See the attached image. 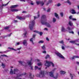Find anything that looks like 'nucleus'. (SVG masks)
I'll use <instances>...</instances> for the list:
<instances>
[{"label": "nucleus", "instance_id": "1", "mask_svg": "<svg viewBox=\"0 0 79 79\" xmlns=\"http://www.w3.org/2000/svg\"><path fill=\"white\" fill-rule=\"evenodd\" d=\"M35 24V21L34 20H33V21L31 22L29 25V27L31 31H32V30L33 27H34V26Z\"/></svg>", "mask_w": 79, "mask_h": 79}, {"label": "nucleus", "instance_id": "2", "mask_svg": "<svg viewBox=\"0 0 79 79\" xmlns=\"http://www.w3.org/2000/svg\"><path fill=\"white\" fill-rule=\"evenodd\" d=\"M36 76L41 78L44 77H45L44 71H41V72L40 73V74H37Z\"/></svg>", "mask_w": 79, "mask_h": 79}, {"label": "nucleus", "instance_id": "3", "mask_svg": "<svg viewBox=\"0 0 79 79\" xmlns=\"http://www.w3.org/2000/svg\"><path fill=\"white\" fill-rule=\"evenodd\" d=\"M48 73L49 74L50 76V77H53L54 79H56L58 78V75H57L56 76L54 77L53 73L52 72H47V73L48 74Z\"/></svg>", "mask_w": 79, "mask_h": 79}, {"label": "nucleus", "instance_id": "4", "mask_svg": "<svg viewBox=\"0 0 79 79\" xmlns=\"http://www.w3.org/2000/svg\"><path fill=\"white\" fill-rule=\"evenodd\" d=\"M13 69H10V74H16V72H18V71H19V70H18V69H15L13 70Z\"/></svg>", "mask_w": 79, "mask_h": 79}, {"label": "nucleus", "instance_id": "5", "mask_svg": "<svg viewBox=\"0 0 79 79\" xmlns=\"http://www.w3.org/2000/svg\"><path fill=\"white\" fill-rule=\"evenodd\" d=\"M45 18H46V16L45 15H42L41 19V23H42V22H43V23H44V22L47 21V20L45 21Z\"/></svg>", "mask_w": 79, "mask_h": 79}, {"label": "nucleus", "instance_id": "6", "mask_svg": "<svg viewBox=\"0 0 79 79\" xmlns=\"http://www.w3.org/2000/svg\"><path fill=\"white\" fill-rule=\"evenodd\" d=\"M41 24L42 25H46V26L48 27H51V26L49 23H48L47 22H41Z\"/></svg>", "mask_w": 79, "mask_h": 79}, {"label": "nucleus", "instance_id": "7", "mask_svg": "<svg viewBox=\"0 0 79 79\" xmlns=\"http://www.w3.org/2000/svg\"><path fill=\"white\" fill-rule=\"evenodd\" d=\"M56 54L60 58H61L63 59H64V57L59 52L56 53Z\"/></svg>", "mask_w": 79, "mask_h": 79}, {"label": "nucleus", "instance_id": "8", "mask_svg": "<svg viewBox=\"0 0 79 79\" xmlns=\"http://www.w3.org/2000/svg\"><path fill=\"white\" fill-rule=\"evenodd\" d=\"M50 63H51L50 62L47 61L46 63L44 65L46 66H47V67H49V66H50Z\"/></svg>", "mask_w": 79, "mask_h": 79}, {"label": "nucleus", "instance_id": "9", "mask_svg": "<svg viewBox=\"0 0 79 79\" xmlns=\"http://www.w3.org/2000/svg\"><path fill=\"white\" fill-rule=\"evenodd\" d=\"M36 3H37V5H39L40 4L41 5V6H43L44 5V3L43 2V1H37L36 2Z\"/></svg>", "mask_w": 79, "mask_h": 79}, {"label": "nucleus", "instance_id": "10", "mask_svg": "<svg viewBox=\"0 0 79 79\" xmlns=\"http://www.w3.org/2000/svg\"><path fill=\"white\" fill-rule=\"evenodd\" d=\"M26 73H23L21 74H19V73H18V74H17L16 78H18L19 77H20V76H21L26 75Z\"/></svg>", "mask_w": 79, "mask_h": 79}, {"label": "nucleus", "instance_id": "11", "mask_svg": "<svg viewBox=\"0 0 79 79\" xmlns=\"http://www.w3.org/2000/svg\"><path fill=\"white\" fill-rule=\"evenodd\" d=\"M33 32H35V33H37V34H40V36H42V34H43V33H42V32H40L37 31H34Z\"/></svg>", "mask_w": 79, "mask_h": 79}, {"label": "nucleus", "instance_id": "12", "mask_svg": "<svg viewBox=\"0 0 79 79\" xmlns=\"http://www.w3.org/2000/svg\"><path fill=\"white\" fill-rule=\"evenodd\" d=\"M19 63H20L22 64V65H23V66H26V65H27V64L26 63L23 62H22L21 61H19Z\"/></svg>", "mask_w": 79, "mask_h": 79}, {"label": "nucleus", "instance_id": "13", "mask_svg": "<svg viewBox=\"0 0 79 79\" xmlns=\"http://www.w3.org/2000/svg\"><path fill=\"white\" fill-rule=\"evenodd\" d=\"M18 6V5H12L10 7V8H17Z\"/></svg>", "mask_w": 79, "mask_h": 79}, {"label": "nucleus", "instance_id": "14", "mask_svg": "<svg viewBox=\"0 0 79 79\" xmlns=\"http://www.w3.org/2000/svg\"><path fill=\"white\" fill-rule=\"evenodd\" d=\"M37 14H38V15H37L38 17H36L35 16H34V19H36V18H39V17H40V14L39 11H38Z\"/></svg>", "mask_w": 79, "mask_h": 79}, {"label": "nucleus", "instance_id": "15", "mask_svg": "<svg viewBox=\"0 0 79 79\" xmlns=\"http://www.w3.org/2000/svg\"><path fill=\"white\" fill-rule=\"evenodd\" d=\"M61 31L62 32H64L66 31V30L65 28H64V27H62L61 29Z\"/></svg>", "mask_w": 79, "mask_h": 79}, {"label": "nucleus", "instance_id": "16", "mask_svg": "<svg viewBox=\"0 0 79 79\" xmlns=\"http://www.w3.org/2000/svg\"><path fill=\"white\" fill-rule=\"evenodd\" d=\"M10 11H12V12H15V11H18L19 10L17 9H11L10 10Z\"/></svg>", "mask_w": 79, "mask_h": 79}, {"label": "nucleus", "instance_id": "17", "mask_svg": "<svg viewBox=\"0 0 79 79\" xmlns=\"http://www.w3.org/2000/svg\"><path fill=\"white\" fill-rule=\"evenodd\" d=\"M71 11V13L73 15H74V14H76V12H75V10L73 9H72Z\"/></svg>", "mask_w": 79, "mask_h": 79}, {"label": "nucleus", "instance_id": "18", "mask_svg": "<svg viewBox=\"0 0 79 79\" xmlns=\"http://www.w3.org/2000/svg\"><path fill=\"white\" fill-rule=\"evenodd\" d=\"M31 61H32V58L31 59V61H29L27 62L28 65L29 66H31V65H32V64L31 63Z\"/></svg>", "mask_w": 79, "mask_h": 79}, {"label": "nucleus", "instance_id": "19", "mask_svg": "<svg viewBox=\"0 0 79 79\" xmlns=\"http://www.w3.org/2000/svg\"><path fill=\"white\" fill-rule=\"evenodd\" d=\"M23 44L24 45H25L26 44L27 45V41L26 40H24L23 42Z\"/></svg>", "mask_w": 79, "mask_h": 79}, {"label": "nucleus", "instance_id": "20", "mask_svg": "<svg viewBox=\"0 0 79 79\" xmlns=\"http://www.w3.org/2000/svg\"><path fill=\"white\" fill-rule=\"evenodd\" d=\"M79 56H73V57H72L73 60L75 58H79Z\"/></svg>", "mask_w": 79, "mask_h": 79}, {"label": "nucleus", "instance_id": "21", "mask_svg": "<svg viewBox=\"0 0 79 79\" xmlns=\"http://www.w3.org/2000/svg\"><path fill=\"white\" fill-rule=\"evenodd\" d=\"M69 24L70 26H73V23H72L71 21L69 22Z\"/></svg>", "mask_w": 79, "mask_h": 79}, {"label": "nucleus", "instance_id": "22", "mask_svg": "<svg viewBox=\"0 0 79 79\" xmlns=\"http://www.w3.org/2000/svg\"><path fill=\"white\" fill-rule=\"evenodd\" d=\"M16 18H17V19H19L20 20H21V19H23V18H22V17H19V16H17Z\"/></svg>", "mask_w": 79, "mask_h": 79}, {"label": "nucleus", "instance_id": "23", "mask_svg": "<svg viewBox=\"0 0 79 79\" xmlns=\"http://www.w3.org/2000/svg\"><path fill=\"white\" fill-rule=\"evenodd\" d=\"M8 48V49H10V50H14L15 51H17V50L12 48L9 47Z\"/></svg>", "mask_w": 79, "mask_h": 79}, {"label": "nucleus", "instance_id": "24", "mask_svg": "<svg viewBox=\"0 0 79 79\" xmlns=\"http://www.w3.org/2000/svg\"><path fill=\"white\" fill-rule=\"evenodd\" d=\"M52 0H49L48 2L46 4V5H48L49 3H52Z\"/></svg>", "mask_w": 79, "mask_h": 79}, {"label": "nucleus", "instance_id": "25", "mask_svg": "<svg viewBox=\"0 0 79 79\" xmlns=\"http://www.w3.org/2000/svg\"><path fill=\"white\" fill-rule=\"evenodd\" d=\"M55 16H56V17L57 18V19H59V16H58V15L56 13H55Z\"/></svg>", "mask_w": 79, "mask_h": 79}, {"label": "nucleus", "instance_id": "26", "mask_svg": "<svg viewBox=\"0 0 79 79\" xmlns=\"http://www.w3.org/2000/svg\"><path fill=\"white\" fill-rule=\"evenodd\" d=\"M60 73L61 74H65V73H66V72L64 71H60Z\"/></svg>", "mask_w": 79, "mask_h": 79}, {"label": "nucleus", "instance_id": "27", "mask_svg": "<svg viewBox=\"0 0 79 79\" xmlns=\"http://www.w3.org/2000/svg\"><path fill=\"white\" fill-rule=\"evenodd\" d=\"M42 48L43 50H45L46 49V48H45V45H43V46H42Z\"/></svg>", "mask_w": 79, "mask_h": 79}, {"label": "nucleus", "instance_id": "28", "mask_svg": "<svg viewBox=\"0 0 79 79\" xmlns=\"http://www.w3.org/2000/svg\"><path fill=\"white\" fill-rule=\"evenodd\" d=\"M59 42L60 43V44H63L64 46H65V45L64 44V42H63V40L60 41Z\"/></svg>", "mask_w": 79, "mask_h": 79}, {"label": "nucleus", "instance_id": "29", "mask_svg": "<svg viewBox=\"0 0 79 79\" xmlns=\"http://www.w3.org/2000/svg\"><path fill=\"white\" fill-rule=\"evenodd\" d=\"M10 2V1L9 2H8L7 4H4V5H3V6H0V9L1 8V7H2V6H6V5H8V3H9V2Z\"/></svg>", "mask_w": 79, "mask_h": 79}, {"label": "nucleus", "instance_id": "30", "mask_svg": "<svg viewBox=\"0 0 79 79\" xmlns=\"http://www.w3.org/2000/svg\"><path fill=\"white\" fill-rule=\"evenodd\" d=\"M9 28H10V27H4V29L8 30V29H9Z\"/></svg>", "mask_w": 79, "mask_h": 79}, {"label": "nucleus", "instance_id": "31", "mask_svg": "<svg viewBox=\"0 0 79 79\" xmlns=\"http://www.w3.org/2000/svg\"><path fill=\"white\" fill-rule=\"evenodd\" d=\"M1 56H3V57L5 56L7 58H8V56H7V55H1Z\"/></svg>", "mask_w": 79, "mask_h": 79}, {"label": "nucleus", "instance_id": "32", "mask_svg": "<svg viewBox=\"0 0 79 79\" xmlns=\"http://www.w3.org/2000/svg\"><path fill=\"white\" fill-rule=\"evenodd\" d=\"M29 76L30 79H33V77H32V74L31 73H30Z\"/></svg>", "mask_w": 79, "mask_h": 79}, {"label": "nucleus", "instance_id": "33", "mask_svg": "<svg viewBox=\"0 0 79 79\" xmlns=\"http://www.w3.org/2000/svg\"><path fill=\"white\" fill-rule=\"evenodd\" d=\"M2 66L3 68H5V64H3V63H2Z\"/></svg>", "mask_w": 79, "mask_h": 79}, {"label": "nucleus", "instance_id": "34", "mask_svg": "<svg viewBox=\"0 0 79 79\" xmlns=\"http://www.w3.org/2000/svg\"><path fill=\"white\" fill-rule=\"evenodd\" d=\"M39 44H43L44 43V41L40 40L38 42Z\"/></svg>", "mask_w": 79, "mask_h": 79}, {"label": "nucleus", "instance_id": "35", "mask_svg": "<svg viewBox=\"0 0 79 79\" xmlns=\"http://www.w3.org/2000/svg\"><path fill=\"white\" fill-rule=\"evenodd\" d=\"M70 43H72V44H74L76 41H71L69 42Z\"/></svg>", "mask_w": 79, "mask_h": 79}, {"label": "nucleus", "instance_id": "36", "mask_svg": "<svg viewBox=\"0 0 79 79\" xmlns=\"http://www.w3.org/2000/svg\"><path fill=\"white\" fill-rule=\"evenodd\" d=\"M67 3H69V5H71V2H70L69 0H67Z\"/></svg>", "mask_w": 79, "mask_h": 79}, {"label": "nucleus", "instance_id": "37", "mask_svg": "<svg viewBox=\"0 0 79 79\" xmlns=\"http://www.w3.org/2000/svg\"><path fill=\"white\" fill-rule=\"evenodd\" d=\"M50 57V56L49 55H47V56L45 57V59H47L48 58H49Z\"/></svg>", "mask_w": 79, "mask_h": 79}, {"label": "nucleus", "instance_id": "38", "mask_svg": "<svg viewBox=\"0 0 79 79\" xmlns=\"http://www.w3.org/2000/svg\"><path fill=\"white\" fill-rule=\"evenodd\" d=\"M30 42H32L33 44H34V43L33 42V38H31L30 40Z\"/></svg>", "mask_w": 79, "mask_h": 79}, {"label": "nucleus", "instance_id": "39", "mask_svg": "<svg viewBox=\"0 0 79 79\" xmlns=\"http://www.w3.org/2000/svg\"><path fill=\"white\" fill-rule=\"evenodd\" d=\"M23 34L24 35H25L24 37H26V34H27V31H26L25 33Z\"/></svg>", "mask_w": 79, "mask_h": 79}, {"label": "nucleus", "instance_id": "40", "mask_svg": "<svg viewBox=\"0 0 79 79\" xmlns=\"http://www.w3.org/2000/svg\"><path fill=\"white\" fill-rule=\"evenodd\" d=\"M67 29L68 30H69V31H71V29L70 27H67Z\"/></svg>", "mask_w": 79, "mask_h": 79}, {"label": "nucleus", "instance_id": "41", "mask_svg": "<svg viewBox=\"0 0 79 79\" xmlns=\"http://www.w3.org/2000/svg\"><path fill=\"white\" fill-rule=\"evenodd\" d=\"M70 76L71 77V79H73V76L71 73H70Z\"/></svg>", "mask_w": 79, "mask_h": 79}, {"label": "nucleus", "instance_id": "42", "mask_svg": "<svg viewBox=\"0 0 79 79\" xmlns=\"http://www.w3.org/2000/svg\"><path fill=\"white\" fill-rule=\"evenodd\" d=\"M50 10H51V9H50V8H49L47 10V12H50Z\"/></svg>", "mask_w": 79, "mask_h": 79}, {"label": "nucleus", "instance_id": "43", "mask_svg": "<svg viewBox=\"0 0 79 79\" xmlns=\"http://www.w3.org/2000/svg\"><path fill=\"white\" fill-rule=\"evenodd\" d=\"M38 66H42V63L40 62L38 64Z\"/></svg>", "mask_w": 79, "mask_h": 79}, {"label": "nucleus", "instance_id": "44", "mask_svg": "<svg viewBox=\"0 0 79 79\" xmlns=\"http://www.w3.org/2000/svg\"><path fill=\"white\" fill-rule=\"evenodd\" d=\"M50 63H50V64H52V67H54V64L52 62H50Z\"/></svg>", "mask_w": 79, "mask_h": 79}, {"label": "nucleus", "instance_id": "45", "mask_svg": "<svg viewBox=\"0 0 79 79\" xmlns=\"http://www.w3.org/2000/svg\"><path fill=\"white\" fill-rule=\"evenodd\" d=\"M60 15L62 17H63V12H61L60 13Z\"/></svg>", "mask_w": 79, "mask_h": 79}, {"label": "nucleus", "instance_id": "46", "mask_svg": "<svg viewBox=\"0 0 79 79\" xmlns=\"http://www.w3.org/2000/svg\"><path fill=\"white\" fill-rule=\"evenodd\" d=\"M56 22V19H55V18H53V22H54V23H55V22Z\"/></svg>", "mask_w": 79, "mask_h": 79}, {"label": "nucleus", "instance_id": "47", "mask_svg": "<svg viewBox=\"0 0 79 79\" xmlns=\"http://www.w3.org/2000/svg\"><path fill=\"white\" fill-rule=\"evenodd\" d=\"M12 33H11L10 34H9L7 35V36H8V37H10V36H11V34H12Z\"/></svg>", "mask_w": 79, "mask_h": 79}, {"label": "nucleus", "instance_id": "48", "mask_svg": "<svg viewBox=\"0 0 79 79\" xmlns=\"http://www.w3.org/2000/svg\"><path fill=\"white\" fill-rule=\"evenodd\" d=\"M69 33H71L72 34H74V32L73 31H69Z\"/></svg>", "mask_w": 79, "mask_h": 79}, {"label": "nucleus", "instance_id": "49", "mask_svg": "<svg viewBox=\"0 0 79 79\" xmlns=\"http://www.w3.org/2000/svg\"><path fill=\"white\" fill-rule=\"evenodd\" d=\"M37 69H38V67L37 66H35V69L36 70Z\"/></svg>", "mask_w": 79, "mask_h": 79}, {"label": "nucleus", "instance_id": "50", "mask_svg": "<svg viewBox=\"0 0 79 79\" xmlns=\"http://www.w3.org/2000/svg\"><path fill=\"white\" fill-rule=\"evenodd\" d=\"M61 5V4H60V3H59L58 4H57V6H60Z\"/></svg>", "mask_w": 79, "mask_h": 79}, {"label": "nucleus", "instance_id": "51", "mask_svg": "<svg viewBox=\"0 0 79 79\" xmlns=\"http://www.w3.org/2000/svg\"><path fill=\"white\" fill-rule=\"evenodd\" d=\"M46 39L47 41H49V39L48 37H47Z\"/></svg>", "mask_w": 79, "mask_h": 79}, {"label": "nucleus", "instance_id": "52", "mask_svg": "<svg viewBox=\"0 0 79 79\" xmlns=\"http://www.w3.org/2000/svg\"><path fill=\"white\" fill-rule=\"evenodd\" d=\"M69 19H72V16H70L69 17Z\"/></svg>", "mask_w": 79, "mask_h": 79}, {"label": "nucleus", "instance_id": "53", "mask_svg": "<svg viewBox=\"0 0 79 79\" xmlns=\"http://www.w3.org/2000/svg\"><path fill=\"white\" fill-rule=\"evenodd\" d=\"M62 48L63 50H64V47L63 46H62Z\"/></svg>", "mask_w": 79, "mask_h": 79}, {"label": "nucleus", "instance_id": "54", "mask_svg": "<svg viewBox=\"0 0 79 79\" xmlns=\"http://www.w3.org/2000/svg\"><path fill=\"white\" fill-rule=\"evenodd\" d=\"M19 45V42L17 43L16 45Z\"/></svg>", "mask_w": 79, "mask_h": 79}, {"label": "nucleus", "instance_id": "55", "mask_svg": "<svg viewBox=\"0 0 79 79\" xmlns=\"http://www.w3.org/2000/svg\"><path fill=\"white\" fill-rule=\"evenodd\" d=\"M72 20L73 21H76L77 19H72Z\"/></svg>", "mask_w": 79, "mask_h": 79}, {"label": "nucleus", "instance_id": "56", "mask_svg": "<svg viewBox=\"0 0 79 79\" xmlns=\"http://www.w3.org/2000/svg\"><path fill=\"white\" fill-rule=\"evenodd\" d=\"M35 35H33V38H34V39H35Z\"/></svg>", "mask_w": 79, "mask_h": 79}, {"label": "nucleus", "instance_id": "57", "mask_svg": "<svg viewBox=\"0 0 79 79\" xmlns=\"http://www.w3.org/2000/svg\"><path fill=\"white\" fill-rule=\"evenodd\" d=\"M43 53H46V51H44L43 52Z\"/></svg>", "mask_w": 79, "mask_h": 79}, {"label": "nucleus", "instance_id": "58", "mask_svg": "<svg viewBox=\"0 0 79 79\" xmlns=\"http://www.w3.org/2000/svg\"><path fill=\"white\" fill-rule=\"evenodd\" d=\"M31 70H33V67H32V66H31Z\"/></svg>", "mask_w": 79, "mask_h": 79}, {"label": "nucleus", "instance_id": "59", "mask_svg": "<svg viewBox=\"0 0 79 79\" xmlns=\"http://www.w3.org/2000/svg\"><path fill=\"white\" fill-rule=\"evenodd\" d=\"M21 48H18L17 49V50H21Z\"/></svg>", "mask_w": 79, "mask_h": 79}, {"label": "nucleus", "instance_id": "60", "mask_svg": "<svg viewBox=\"0 0 79 79\" xmlns=\"http://www.w3.org/2000/svg\"><path fill=\"white\" fill-rule=\"evenodd\" d=\"M20 1H21V2H26V1L24 0H19Z\"/></svg>", "mask_w": 79, "mask_h": 79}, {"label": "nucleus", "instance_id": "61", "mask_svg": "<svg viewBox=\"0 0 79 79\" xmlns=\"http://www.w3.org/2000/svg\"><path fill=\"white\" fill-rule=\"evenodd\" d=\"M44 30H46V31H48V29H47V28H44Z\"/></svg>", "mask_w": 79, "mask_h": 79}, {"label": "nucleus", "instance_id": "62", "mask_svg": "<svg viewBox=\"0 0 79 79\" xmlns=\"http://www.w3.org/2000/svg\"><path fill=\"white\" fill-rule=\"evenodd\" d=\"M23 13H26V11H23L22 12Z\"/></svg>", "mask_w": 79, "mask_h": 79}, {"label": "nucleus", "instance_id": "63", "mask_svg": "<svg viewBox=\"0 0 79 79\" xmlns=\"http://www.w3.org/2000/svg\"><path fill=\"white\" fill-rule=\"evenodd\" d=\"M37 61H39V62L40 61V60L37 59Z\"/></svg>", "mask_w": 79, "mask_h": 79}, {"label": "nucleus", "instance_id": "64", "mask_svg": "<svg viewBox=\"0 0 79 79\" xmlns=\"http://www.w3.org/2000/svg\"><path fill=\"white\" fill-rule=\"evenodd\" d=\"M77 8L78 9V10H79V5H78L77 6Z\"/></svg>", "mask_w": 79, "mask_h": 79}]
</instances>
